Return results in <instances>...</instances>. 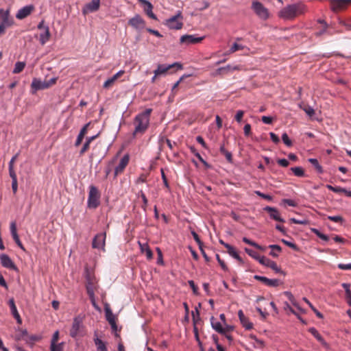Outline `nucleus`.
Returning <instances> with one entry per match:
<instances>
[{
    "instance_id": "obj_1",
    "label": "nucleus",
    "mask_w": 351,
    "mask_h": 351,
    "mask_svg": "<svg viewBox=\"0 0 351 351\" xmlns=\"http://www.w3.org/2000/svg\"><path fill=\"white\" fill-rule=\"evenodd\" d=\"M305 12V6L302 3H293L283 8L278 12V16L284 20H293Z\"/></svg>"
},
{
    "instance_id": "obj_2",
    "label": "nucleus",
    "mask_w": 351,
    "mask_h": 351,
    "mask_svg": "<svg viewBox=\"0 0 351 351\" xmlns=\"http://www.w3.org/2000/svg\"><path fill=\"white\" fill-rule=\"evenodd\" d=\"M152 112V109H147L141 114H138L134 121L135 129L134 135L138 134H143L147 129L149 123V116Z\"/></svg>"
},
{
    "instance_id": "obj_3",
    "label": "nucleus",
    "mask_w": 351,
    "mask_h": 351,
    "mask_svg": "<svg viewBox=\"0 0 351 351\" xmlns=\"http://www.w3.org/2000/svg\"><path fill=\"white\" fill-rule=\"evenodd\" d=\"M86 288L87 293L93 302L95 304V291L97 289V281L94 274L89 271L88 269H86Z\"/></svg>"
},
{
    "instance_id": "obj_4",
    "label": "nucleus",
    "mask_w": 351,
    "mask_h": 351,
    "mask_svg": "<svg viewBox=\"0 0 351 351\" xmlns=\"http://www.w3.org/2000/svg\"><path fill=\"white\" fill-rule=\"evenodd\" d=\"M100 197L101 193L98 189L93 185H90L89 186V192L87 201L88 207L89 208L93 209L97 208L100 204Z\"/></svg>"
},
{
    "instance_id": "obj_5",
    "label": "nucleus",
    "mask_w": 351,
    "mask_h": 351,
    "mask_svg": "<svg viewBox=\"0 0 351 351\" xmlns=\"http://www.w3.org/2000/svg\"><path fill=\"white\" fill-rule=\"evenodd\" d=\"M57 82V77H53L49 80L42 81L38 78H34L31 84L32 93H34L37 90H44L50 88Z\"/></svg>"
},
{
    "instance_id": "obj_6",
    "label": "nucleus",
    "mask_w": 351,
    "mask_h": 351,
    "mask_svg": "<svg viewBox=\"0 0 351 351\" xmlns=\"http://www.w3.org/2000/svg\"><path fill=\"white\" fill-rule=\"evenodd\" d=\"M181 69L182 65L180 63L175 62L171 64H161L157 66L156 71V75L165 76L167 74H171L174 72L173 69Z\"/></svg>"
},
{
    "instance_id": "obj_7",
    "label": "nucleus",
    "mask_w": 351,
    "mask_h": 351,
    "mask_svg": "<svg viewBox=\"0 0 351 351\" xmlns=\"http://www.w3.org/2000/svg\"><path fill=\"white\" fill-rule=\"evenodd\" d=\"M165 25L172 29H180L183 26L182 12L178 11L175 16L166 20Z\"/></svg>"
},
{
    "instance_id": "obj_8",
    "label": "nucleus",
    "mask_w": 351,
    "mask_h": 351,
    "mask_svg": "<svg viewBox=\"0 0 351 351\" xmlns=\"http://www.w3.org/2000/svg\"><path fill=\"white\" fill-rule=\"evenodd\" d=\"M252 8L261 19L266 20L269 18L268 10L261 2L253 1Z\"/></svg>"
},
{
    "instance_id": "obj_9",
    "label": "nucleus",
    "mask_w": 351,
    "mask_h": 351,
    "mask_svg": "<svg viewBox=\"0 0 351 351\" xmlns=\"http://www.w3.org/2000/svg\"><path fill=\"white\" fill-rule=\"evenodd\" d=\"M82 328V319L80 317L74 318L71 328L70 330V335L73 338H75L80 334Z\"/></svg>"
},
{
    "instance_id": "obj_10",
    "label": "nucleus",
    "mask_w": 351,
    "mask_h": 351,
    "mask_svg": "<svg viewBox=\"0 0 351 351\" xmlns=\"http://www.w3.org/2000/svg\"><path fill=\"white\" fill-rule=\"evenodd\" d=\"M106 237V234L105 232L97 234L93 239L92 243L93 247L101 249L104 251Z\"/></svg>"
},
{
    "instance_id": "obj_11",
    "label": "nucleus",
    "mask_w": 351,
    "mask_h": 351,
    "mask_svg": "<svg viewBox=\"0 0 351 351\" xmlns=\"http://www.w3.org/2000/svg\"><path fill=\"white\" fill-rule=\"evenodd\" d=\"M204 37H197L195 35H184L180 37V43L191 45L201 43L204 40Z\"/></svg>"
},
{
    "instance_id": "obj_12",
    "label": "nucleus",
    "mask_w": 351,
    "mask_h": 351,
    "mask_svg": "<svg viewBox=\"0 0 351 351\" xmlns=\"http://www.w3.org/2000/svg\"><path fill=\"white\" fill-rule=\"evenodd\" d=\"M130 161V156L128 154H125L120 160L119 165L114 169V178L119 174H121L125 167L128 166Z\"/></svg>"
},
{
    "instance_id": "obj_13",
    "label": "nucleus",
    "mask_w": 351,
    "mask_h": 351,
    "mask_svg": "<svg viewBox=\"0 0 351 351\" xmlns=\"http://www.w3.org/2000/svg\"><path fill=\"white\" fill-rule=\"evenodd\" d=\"M35 7L33 5H26L19 10L16 14V18L20 20L24 19L25 18L29 16L33 11H34Z\"/></svg>"
},
{
    "instance_id": "obj_14",
    "label": "nucleus",
    "mask_w": 351,
    "mask_h": 351,
    "mask_svg": "<svg viewBox=\"0 0 351 351\" xmlns=\"http://www.w3.org/2000/svg\"><path fill=\"white\" fill-rule=\"evenodd\" d=\"M128 24L136 29H142L145 26V21L137 14L129 20Z\"/></svg>"
},
{
    "instance_id": "obj_15",
    "label": "nucleus",
    "mask_w": 351,
    "mask_h": 351,
    "mask_svg": "<svg viewBox=\"0 0 351 351\" xmlns=\"http://www.w3.org/2000/svg\"><path fill=\"white\" fill-rule=\"evenodd\" d=\"M101 0H92L90 3L85 5L82 10L84 15L97 11L99 9Z\"/></svg>"
},
{
    "instance_id": "obj_16",
    "label": "nucleus",
    "mask_w": 351,
    "mask_h": 351,
    "mask_svg": "<svg viewBox=\"0 0 351 351\" xmlns=\"http://www.w3.org/2000/svg\"><path fill=\"white\" fill-rule=\"evenodd\" d=\"M0 261L1 264L3 267L13 269V270H17V267L14 263V262L12 261V259L5 254H2L0 255Z\"/></svg>"
},
{
    "instance_id": "obj_17",
    "label": "nucleus",
    "mask_w": 351,
    "mask_h": 351,
    "mask_svg": "<svg viewBox=\"0 0 351 351\" xmlns=\"http://www.w3.org/2000/svg\"><path fill=\"white\" fill-rule=\"evenodd\" d=\"M351 3V0H332L330 2L331 8L333 11L337 12L343 10Z\"/></svg>"
},
{
    "instance_id": "obj_18",
    "label": "nucleus",
    "mask_w": 351,
    "mask_h": 351,
    "mask_svg": "<svg viewBox=\"0 0 351 351\" xmlns=\"http://www.w3.org/2000/svg\"><path fill=\"white\" fill-rule=\"evenodd\" d=\"M259 263L263 265L272 269L276 273L281 272V269L278 267L276 263L265 256H263L262 258H260Z\"/></svg>"
},
{
    "instance_id": "obj_19",
    "label": "nucleus",
    "mask_w": 351,
    "mask_h": 351,
    "mask_svg": "<svg viewBox=\"0 0 351 351\" xmlns=\"http://www.w3.org/2000/svg\"><path fill=\"white\" fill-rule=\"evenodd\" d=\"M254 278L261 281L268 287H278L280 285V281L278 279H269L265 276H261L258 275H255Z\"/></svg>"
},
{
    "instance_id": "obj_20",
    "label": "nucleus",
    "mask_w": 351,
    "mask_h": 351,
    "mask_svg": "<svg viewBox=\"0 0 351 351\" xmlns=\"http://www.w3.org/2000/svg\"><path fill=\"white\" fill-rule=\"evenodd\" d=\"M10 232H11L12 238H13L14 241H15V243H16V245L21 250H23V251H25V249L23 243H21V240L19 239V237L17 234L16 224L15 221H12L10 223Z\"/></svg>"
},
{
    "instance_id": "obj_21",
    "label": "nucleus",
    "mask_w": 351,
    "mask_h": 351,
    "mask_svg": "<svg viewBox=\"0 0 351 351\" xmlns=\"http://www.w3.org/2000/svg\"><path fill=\"white\" fill-rule=\"evenodd\" d=\"M264 210L269 214V217L272 219L277 221H280V222L285 221L284 219L282 218H281L279 211L276 208L266 206L264 208Z\"/></svg>"
},
{
    "instance_id": "obj_22",
    "label": "nucleus",
    "mask_w": 351,
    "mask_h": 351,
    "mask_svg": "<svg viewBox=\"0 0 351 351\" xmlns=\"http://www.w3.org/2000/svg\"><path fill=\"white\" fill-rule=\"evenodd\" d=\"M8 305L10 308L12 315L16 319L17 323L21 324L22 323V319H21V317L17 311L14 298L10 299V300L8 302Z\"/></svg>"
},
{
    "instance_id": "obj_23",
    "label": "nucleus",
    "mask_w": 351,
    "mask_h": 351,
    "mask_svg": "<svg viewBox=\"0 0 351 351\" xmlns=\"http://www.w3.org/2000/svg\"><path fill=\"white\" fill-rule=\"evenodd\" d=\"M124 71H119L118 73L114 74L112 77L108 79L103 85L104 88H109L114 85L115 82L123 75Z\"/></svg>"
},
{
    "instance_id": "obj_24",
    "label": "nucleus",
    "mask_w": 351,
    "mask_h": 351,
    "mask_svg": "<svg viewBox=\"0 0 351 351\" xmlns=\"http://www.w3.org/2000/svg\"><path fill=\"white\" fill-rule=\"evenodd\" d=\"M238 316L241 324L245 329L250 330L253 328V324L245 316L242 310L239 311Z\"/></svg>"
},
{
    "instance_id": "obj_25",
    "label": "nucleus",
    "mask_w": 351,
    "mask_h": 351,
    "mask_svg": "<svg viewBox=\"0 0 351 351\" xmlns=\"http://www.w3.org/2000/svg\"><path fill=\"white\" fill-rule=\"evenodd\" d=\"M308 332L313 335L316 339L325 348H328V344L326 343V341L324 339V338L320 335L319 332L317 330L316 328L314 327H311L308 329Z\"/></svg>"
},
{
    "instance_id": "obj_26",
    "label": "nucleus",
    "mask_w": 351,
    "mask_h": 351,
    "mask_svg": "<svg viewBox=\"0 0 351 351\" xmlns=\"http://www.w3.org/2000/svg\"><path fill=\"white\" fill-rule=\"evenodd\" d=\"M326 188L328 189H329L330 191L337 193H343L348 197H351V191H348L347 189H346L344 188H341L340 186H332V185H330V184H327Z\"/></svg>"
},
{
    "instance_id": "obj_27",
    "label": "nucleus",
    "mask_w": 351,
    "mask_h": 351,
    "mask_svg": "<svg viewBox=\"0 0 351 351\" xmlns=\"http://www.w3.org/2000/svg\"><path fill=\"white\" fill-rule=\"evenodd\" d=\"M211 324L212 327L219 333L220 334H226V332L228 330V328H224L222 327L220 322L215 321L213 317H211Z\"/></svg>"
},
{
    "instance_id": "obj_28",
    "label": "nucleus",
    "mask_w": 351,
    "mask_h": 351,
    "mask_svg": "<svg viewBox=\"0 0 351 351\" xmlns=\"http://www.w3.org/2000/svg\"><path fill=\"white\" fill-rule=\"evenodd\" d=\"M51 36L49 27H45V31L40 34L39 41L42 45H44L47 42L49 41Z\"/></svg>"
},
{
    "instance_id": "obj_29",
    "label": "nucleus",
    "mask_w": 351,
    "mask_h": 351,
    "mask_svg": "<svg viewBox=\"0 0 351 351\" xmlns=\"http://www.w3.org/2000/svg\"><path fill=\"white\" fill-rule=\"evenodd\" d=\"M88 125H89V123H87L81 129V130L77 137L76 141L75 143V147H78L82 143V140H83L85 134L87 132Z\"/></svg>"
},
{
    "instance_id": "obj_30",
    "label": "nucleus",
    "mask_w": 351,
    "mask_h": 351,
    "mask_svg": "<svg viewBox=\"0 0 351 351\" xmlns=\"http://www.w3.org/2000/svg\"><path fill=\"white\" fill-rule=\"evenodd\" d=\"M224 247L227 249L228 254L233 258H236L240 262H242V258L240 257L235 249L230 244H224Z\"/></svg>"
},
{
    "instance_id": "obj_31",
    "label": "nucleus",
    "mask_w": 351,
    "mask_h": 351,
    "mask_svg": "<svg viewBox=\"0 0 351 351\" xmlns=\"http://www.w3.org/2000/svg\"><path fill=\"white\" fill-rule=\"evenodd\" d=\"M239 66H231V65H227L224 67H220L217 70V73L219 74H225L230 71L239 70Z\"/></svg>"
},
{
    "instance_id": "obj_32",
    "label": "nucleus",
    "mask_w": 351,
    "mask_h": 351,
    "mask_svg": "<svg viewBox=\"0 0 351 351\" xmlns=\"http://www.w3.org/2000/svg\"><path fill=\"white\" fill-rule=\"evenodd\" d=\"M342 287L344 289L346 292V300L348 304L351 306V290H350V285L349 283H343L341 285Z\"/></svg>"
},
{
    "instance_id": "obj_33",
    "label": "nucleus",
    "mask_w": 351,
    "mask_h": 351,
    "mask_svg": "<svg viewBox=\"0 0 351 351\" xmlns=\"http://www.w3.org/2000/svg\"><path fill=\"white\" fill-rule=\"evenodd\" d=\"M145 4L147 5V7L145 8V12L147 14V15L149 18L156 20L157 17L152 12L153 5H152V3L149 1H147V3H145Z\"/></svg>"
},
{
    "instance_id": "obj_34",
    "label": "nucleus",
    "mask_w": 351,
    "mask_h": 351,
    "mask_svg": "<svg viewBox=\"0 0 351 351\" xmlns=\"http://www.w3.org/2000/svg\"><path fill=\"white\" fill-rule=\"evenodd\" d=\"M141 250L143 252H145L146 256L148 259H152L153 253L147 244H141L139 243Z\"/></svg>"
},
{
    "instance_id": "obj_35",
    "label": "nucleus",
    "mask_w": 351,
    "mask_h": 351,
    "mask_svg": "<svg viewBox=\"0 0 351 351\" xmlns=\"http://www.w3.org/2000/svg\"><path fill=\"white\" fill-rule=\"evenodd\" d=\"M318 22L322 25V28L319 30H317L315 32V35L316 36H320L325 34L327 30L328 25L323 20H319Z\"/></svg>"
},
{
    "instance_id": "obj_36",
    "label": "nucleus",
    "mask_w": 351,
    "mask_h": 351,
    "mask_svg": "<svg viewBox=\"0 0 351 351\" xmlns=\"http://www.w3.org/2000/svg\"><path fill=\"white\" fill-rule=\"evenodd\" d=\"M42 339L41 336L36 335H31L27 337V338L25 339V341L30 345H33L34 342L39 341Z\"/></svg>"
},
{
    "instance_id": "obj_37",
    "label": "nucleus",
    "mask_w": 351,
    "mask_h": 351,
    "mask_svg": "<svg viewBox=\"0 0 351 351\" xmlns=\"http://www.w3.org/2000/svg\"><path fill=\"white\" fill-rule=\"evenodd\" d=\"M308 160L315 167V169L317 171L318 173H323V168L319 165L318 160L316 158H309Z\"/></svg>"
},
{
    "instance_id": "obj_38",
    "label": "nucleus",
    "mask_w": 351,
    "mask_h": 351,
    "mask_svg": "<svg viewBox=\"0 0 351 351\" xmlns=\"http://www.w3.org/2000/svg\"><path fill=\"white\" fill-rule=\"evenodd\" d=\"M95 343L98 351H108L105 343L100 339H95Z\"/></svg>"
},
{
    "instance_id": "obj_39",
    "label": "nucleus",
    "mask_w": 351,
    "mask_h": 351,
    "mask_svg": "<svg viewBox=\"0 0 351 351\" xmlns=\"http://www.w3.org/2000/svg\"><path fill=\"white\" fill-rule=\"evenodd\" d=\"M12 24V20L9 18V16L8 14H5L0 23V25H3L4 29L10 26H11Z\"/></svg>"
},
{
    "instance_id": "obj_40",
    "label": "nucleus",
    "mask_w": 351,
    "mask_h": 351,
    "mask_svg": "<svg viewBox=\"0 0 351 351\" xmlns=\"http://www.w3.org/2000/svg\"><path fill=\"white\" fill-rule=\"evenodd\" d=\"M269 247L272 250L269 254L275 258L278 256V254L276 253V252H280L282 250L281 247L278 245H270Z\"/></svg>"
},
{
    "instance_id": "obj_41",
    "label": "nucleus",
    "mask_w": 351,
    "mask_h": 351,
    "mask_svg": "<svg viewBox=\"0 0 351 351\" xmlns=\"http://www.w3.org/2000/svg\"><path fill=\"white\" fill-rule=\"evenodd\" d=\"M290 170L297 177H304V171L301 167H291L290 169Z\"/></svg>"
},
{
    "instance_id": "obj_42",
    "label": "nucleus",
    "mask_w": 351,
    "mask_h": 351,
    "mask_svg": "<svg viewBox=\"0 0 351 351\" xmlns=\"http://www.w3.org/2000/svg\"><path fill=\"white\" fill-rule=\"evenodd\" d=\"M25 66V62H17L15 64V66H14V70H13V73H15V74L21 73L24 69Z\"/></svg>"
},
{
    "instance_id": "obj_43",
    "label": "nucleus",
    "mask_w": 351,
    "mask_h": 351,
    "mask_svg": "<svg viewBox=\"0 0 351 351\" xmlns=\"http://www.w3.org/2000/svg\"><path fill=\"white\" fill-rule=\"evenodd\" d=\"M311 232L316 234L319 239L325 241H328L329 240V237L327 235L322 233L319 230L316 228H311Z\"/></svg>"
},
{
    "instance_id": "obj_44",
    "label": "nucleus",
    "mask_w": 351,
    "mask_h": 351,
    "mask_svg": "<svg viewBox=\"0 0 351 351\" xmlns=\"http://www.w3.org/2000/svg\"><path fill=\"white\" fill-rule=\"evenodd\" d=\"M106 311V317L107 321L110 323H112L115 322V317L112 313L111 310L108 308L105 309Z\"/></svg>"
},
{
    "instance_id": "obj_45",
    "label": "nucleus",
    "mask_w": 351,
    "mask_h": 351,
    "mask_svg": "<svg viewBox=\"0 0 351 351\" xmlns=\"http://www.w3.org/2000/svg\"><path fill=\"white\" fill-rule=\"evenodd\" d=\"M243 241L247 244H249V245L256 247V249H258L261 250H264V248L261 245H258V243H255L253 241L250 240L247 237H243Z\"/></svg>"
},
{
    "instance_id": "obj_46",
    "label": "nucleus",
    "mask_w": 351,
    "mask_h": 351,
    "mask_svg": "<svg viewBox=\"0 0 351 351\" xmlns=\"http://www.w3.org/2000/svg\"><path fill=\"white\" fill-rule=\"evenodd\" d=\"M303 300L308 304V306L311 307V308L313 311V312L315 313V315L319 317V318H323V315L322 314L318 311L315 307L314 306L309 302V300L308 299H306V298H303Z\"/></svg>"
},
{
    "instance_id": "obj_47",
    "label": "nucleus",
    "mask_w": 351,
    "mask_h": 351,
    "mask_svg": "<svg viewBox=\"0 0 351 351\" xmlns=\"http://www.w3.org/2000/svg\"><path fill=\"white\" fill-rule=\"evenodd\" d=\"M190 150L199 159L200 162H202L205 165H208L207 162L203 159L199 153L194 147H191Z\"/></svg>"
},
{
    "instance_id": "obj_48",
    "label": "nucleus",
    "mask_w": 351,
    "mask_h": 351,
    "mask_svg": "<svg viewBox=\"0 0 351 351\" xmlns=\"http://www.w3.org/2000/svg\"><path fill=\"white\" fill-rule=\"evenodd\" d=\"M64 343H54L50 345V351H62Z\"/></svg>"
},
{
    "instance_id": "obj_49",
    "label": "nucleus",
    "mask_w": 351,
    "mask_h": 351,
    "mask_svg": "<svg viewBox=\"0 0 351 351\" xmlns=\"http://www.w3.org/2000/svg\"><path fill=\"white\" fill-rule=\"evenodd\" d=\"M245 251L246 252V253L248 255H250L254 259L257 260L258 262H259L260 258H262V256H259L256 252H254L253 250H252L250 249L245 248Z\"/></svg>"
},
{
    "instance_id": "obj_50",
    "label": "nucleus",
    "mask_w": 351,
    "mask_h": 351,
    "mask_svg": "<svg viewBox=\"0 0 351 351\" xmlns=\"http://www.w3.org/2000/svg\"><path fill=\"white\" fill-rule=\"evenodd\" d=\"M254 341V346L258 348H262L264 347V342L262 340L257 339L255 336L250 337Z\"/></svg>"
},
{
    "instance_id": "obj_51",
    "label": "nucleus",
    "mask_w": 351,
    "mask_h": 351,
    "mask_svg": "<svg viewBox=\"0 0 351 351\" xmlns=\"http://www.w3.org/2000/svg\"><path fill=\"white\" fill-rule=\"evenodd\" d=\"M244 46L242 45H239L237 43H234L231 48L230 49V53H234L235 51H237L239 50H242L244 49Z\"/></svg>"
},
{
    "instance_id": "obj_52",
    "label": "nucleus",
    "mask_w": 351,
    "mask_h": 351,
    "mask_svg": "<svg viewBox=\"0 0 351 351\" xmlns=\"http://www.w3.org/2000/svg\"><path fill=\"white\" fill-rule=\"evenodd\" d=\"M282 140L287 146L291 147L292 145V141L289 139L287 133L282 134Z\"/></svg>"
},
{
    "instance_id": "obj_53",
    "label": "nucleus",
    "mask_w": 351,
    "mask_h": 351,
    "mask_svg": "<svg viewBox=\"0 0 351 351\" xmlns=\"http://www.w3.org/2000/svg\"><path fill=\"white\" fill-rule=\"evenodd\" d=\"M328 219L331 221H333V222H335V223H342L343 221V219L342 217L339 216V215H336V216H328Z\"/></svg>"
},
{
    "instance_id": "obj_54",
    "label": "nucleus",
    "mask_w": 351,
    "mask_h": 351,
    "mask_svg": "<svg viewBox=\"0 0 351 351\" xmlns=\"http://www.w3.org/2000/svg\"><path fill=\"white\" fill-rule=\"evenodd\" d=\"M282 242L285 244L287 246H289V247L292 248L293 250L295 251H298L299 250V248L297 246V245H295V243H291L290 241H288L287 240H285V239H282Z\"/></svg>"
},
{
    "instance_id": "obj_55",
    "label": "nucleus",
    "mask_w": 351,
    "mask_h": 351,
    "mask_svg": "<svg viewBox=\"0 0 351 351\" xmlns=\"http://www.w3.org/2000/svg\"><path fill=\"white\" fill-rule=\"evenodd\" d=\"M216 258H217L219 264L220 265L221 269L226 271H228V268L226 264L225 263V262L223 260L221 259L219 254H216Z\"/></svg>"
},
{
    "instance_id": "obj_56",
    "label": "nucleus",
    "mask_w": 351,
    "mask_h": 351,
    "mask_svg": "<svg viewBox=\"0 0 351 351\" xmlns=\"http://www.w3.org/2000/svg\"><path fill=\"white\" fill-rule=\"evenodd\" d=\"M191 234L193 235V237L194 239V240L197 242V243L199 245V248H201V246L203 245V243L201 241L198 234L195 232V231H192L191 232Z\"/></svg>"
},
{
    "instance_id": "obj_57",
    "label": "nucleus",
    "mask_w": 351,
    "mask_h": 351,
    "mask_svg": "<svg viewBox=\"0 0 351 351\" xmlns=\"http://www.w3.org/2000/svg\"><path fill=\"white\" fill-rule=\"evenodd\" d=\"M256 195H258L259 197L265 199H267L268 201H271L272 200V197L269 195H267V194H265V193H261V191H256L255 192Z\"/></svg>"
},
{
    "instance_id": "obj_58",
    "label": "nucleus",
    "mask_w": 351,
    "mask_h": 351,
    "mask_svg": "<svg viewBox=\"0 0 351 351\" xmlns=\"http://www.w3.org/2000/svg\"><path fill=\"white\" fill-rule=\"evenodd\" d=\"M188 283H189V286L191 287V288L192 289L194 294L197 295L198 293V287L195 285L194 281L189 280Z\"/></svg>"
},
{
    "instance_id": "obj_59",
    "label": "nucleus",
    "mask_w": 351,
    "mask_h": 351,
    "mask_svg": "<svg viewBox=\"0 0 351 351\" xmlns=\"http://www.w3.org/2000/svg\"><path fill=\"white\" fill-rule=\"evenodd\" d=\"M337 267L341 270H351V263L348 264L339 263Z\"/></svg>"
},
{
    "instance_id": "obj_60",
    "label": "nucleus",
    "mask_w": 351,
    "mask_h": 351,
    "mask_svg": "<svg viewBox=\"0 0 351 351\" xmlns=\"http://www.w3.org/2000/svg\"><path fill=\"white\" fill-rule=\"evenodd\" d=\"M243 115H244V112L243 110H238L235 115V120L238 123H240L243 119Z\"/></svg>"
},
{
    "instance_id": "obj_61",
    "label": "nucleus",
    "mask_w": 351,
    "mask_h": 351,
    "mask_svg": "<svg viewBox=\"0 0 351 351\" xmlns=\"http://www.w3.org/2000/svg\"><path fill=\"white\" fill-rule=\"evenodd\" d=\"M90 144L88 142L86 141V143L84 144L82 148L81 149L80 152V155H83L85 152H86L88 149L90 148Z\"/></svg>"
},
{
    "instance_id": "obj_62",
    "label": "nucleus",
    "mask_w": 351,
    "mask_h": 351,
    "mask_svg": "<svg viewBox=\"0 0 351 351\" xmlns=\"http://www.w3.org/2000/svg\"><path fill=\"white\" fill-rule=\"evenodd\" d=\"M282 202L284 204H287L289 206L295 207L297 206V204L295 201L290 199H282Z\"/></svg>"
},
{
    "instance_id": "obj_63",
    "label": "nucleus",
    "mask_w": 351,
    "mask_h": 351,
    "mask_svg": "<svg viewBox=\"0 0 351 351\" xmlns=\"http://www.w3.org/2000/svg\"><path fill=\"white\" fill-rule=\"evenodd\" d=\"M59 339V332L56 330L52 337V339L51 340V344L57 343Z\"/></svg>"
},
{
    "instance_id": "obj_64",
    "label": "nucleus",
    "mask_w": 351,
    "mask_h": 351,
    "mask_svg": "<svg viewBox=\"0 0 351 351\" xmlns=\"http://www.w3.org/2000/svg\"><path fill=\"white\" fill-rule=\"evenodd\" d=\"M278 164L282 167H287L289 166V161L287 160V159H285V158H282V159H279L278 161H277Z\"/></svg>"
}]
</instances>
